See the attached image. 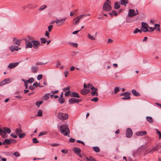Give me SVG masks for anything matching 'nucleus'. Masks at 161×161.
Returning <instances> with one entry per match:
<instances>
[{
	"mask_svg": "<svg viewBox=\"0 0 161 161\" xmlns=\"http://www.w3.org/2000/svg\"><path fill=\"white\" fill-rule=\"evenodd\" d=\"M146 119L147 120V121L150 123H152L153 122V119L151 117L147 116L146 117Z\"/></svg>",
	"mask_w": 161,
	"mask_h": 161,
	"instance_id": "b1692460",
	"label": "nucleus"
},
{
	"mask_svg": "<svg viewBox=\"0 0 161 161\" xmlns=\"http://www.w3.org/2000/svg\"><path fill=\"white\" fill-rule=\"evenodd\" d=\"M61 152L63 153H64V154L67 153H68V150H66V149L62 150H61Z\"/></svg>",
	"mask_w": 161,
	"mask_h": 161,
	"instance_id": "6e6d98bb",
	"label": "nucleus"
},
{
	"mask_svg": "<svg viewBox=\"0 0 161 161\" xmlns=\"http://www.w3.org/2000/svg\"><path fill=\"white\" fill-rule=\"evenodd\" d=\"M39 84H40L39 83V84H38L37 82H34V83H33V86H35L36 87H37L38 86H39L40 87H43V86H40Z\"/></svg>",
	"mask_w": 161,
	"mask_h": 161,
	"instance_id": "58836bf2",
	"label": "nucleus"
},
{
	"mask_svg": "<svg viewBox=\"0 0 161 161\" xmlns=\"http://www.w3.org/2000/svg\"><path fill=\"white\" fill-rule=\"evenodd\" d=\"M146 131H139L136 132V134L138 136H143L147 134Z\"/></svg>",
	"mask_w": 161,
	"mask_h": 161,
	"instance_id": "2eb2a0df",
	"label": "nucleus"
},
{
	"mask_svg": "<svg viewBox=\"0 0 161 161\" xmlns=\"http://www.w3.org/2000/svg\"><path fill=\"white\" fill-rule=\"evenodd\" d=\"M80 17L78 16L75 18L73 20V25H76L79 23L80 20Z\"/></svg>",
	"mask_w": 161,
	"mask_h": 161,
	"instance_id": "4468645a",
	"label": "nucleus"
},
{
	"mask_svg": "<svg viewBox=\"0 0 161 161\" xmlns=\"http://www.w3.org/2000/svg\"><path fill=\"white\" fill-rule=\"evenodd\" d=\"M132 131L130 128H128L127 129L126 135L127 137H131L132 136Z\"/></svg>",
	"mask_w": 161,
	"mask_h": 161,
	"instance_id": "9d476101",
	"label": "nucleus"
},
{
	"mask_svg": "<svg viewBox=\"0 0 161 161\" xmlns=\"http://www.w3.org/2000/svg\"><path fill=\"white\" fill-rule=\"evenodd\" d=\"M50 95V93L46 94L43 97V99L44 100H47L49 98V96Z\"/></svg>",
	"mask_w": 161,
	"mask_h": 161,
	"instance_id": "c756f323",
	"label": "nucleus"
},
{
	"mask_svg": "<svg viewBox=\"0 0 161 161\" xmlns=\"http://www.w3.org/2000/svg\"><path fill=\"white\" fill-rule=\"evenodd\" d=\"M50 145L53 147H57L59 145V144L58 143L51 144Z\"/></svg>",
	"mask_w": 161,
	"mask_h": 161,
	"instance_id": "e2e57ef3",
	"label": "nucleus"
},
{
	"mask_svg": "<svg viewBox=\"0 0 161 161\" xmlns=\"http://www.w3.org/2000/svg\"><path fill=\"white\" fill-rule=\"evenodd\" d=\"M34 81V79L33 78H31L28 80L26 82L28 83H32Z\"/></svg>",
	"mask_w": 161,
	"mask_h": 161,
	"instance_id": "2f4dec72",
	"label": "nucleus"
},
{
	"mask_svg": "<svg viewBox=\"0 0 161 161\" xmlns=\"http://www.w3.org/2000/svg\"><path fill=\"white\" fill-rule=\"evenodd\" d=\"M46 63H42V62H38L36 63V65H44Z\"/></svg>",
	"mask_w": 161,
	"mask_h": 161,
	"instance_id": "3c124183",
	"label": "nucleus"
},
{
	"mask_svg": "<svg viewBox=\"0 0 161 161\" xmlns=\"http://www.w3.org/2000/svg\"><path fill=\"white\" fill-rule=\"evenodd\" d=\"M87 37L89 39L91 40H94L95 39L94 36L91 35L90 34H88Z\"/></svg>",
	"mask_w": 161,
	"mask_h": 161,
	"instance_id": "473e14b6",
	"label": "nucleus"
},
{
	"mask_svg": "<svg viewBox=\"0 0 161 161\" xmlns=\"http://www.w3.org/2000/svg\"><path fill=\"white\" fill-rule=\"evenodd\" d=\"M130 94V92H125L121 94L120 96H124L122 98V99L127 100L130 99V98L131 97L129 96Z\"/></svg>",
	"mask_w": 161,
	"mask_h": 161,
	"instance_id": "0eeeda50",
	"label": "nucleus"
},
{
	"mask_svg": "<svg viewBox=\"0 0 161 161\" xmlns=\"http://www.w3.org/2000/svg\"><path fill=\"white\" fill-rule=\"evenodd\" d=\"M42 103V102L41 101H37L36 103V105L38 107H39L40 105Z\"/></svg>",
	"mask_w": 161,
	"mask_h": 161,
	"instance_id": "79ce46f5",
	"label": "nucleus"
},
{
	"mask_svg": "<svg viewBox=\"0 0 161 161\" xmlns=\"http://www.w3.org/2000/svg\"><path fill=\"white\" fill-rule=\"evenodd\" d=\"M73 151L77 154L81 152V150L77 147H75L73 149Z\"/></svg>",
	"mask_w": 161,
	"mask_h": 161,
	"instance_id": "cd10ccee",
	"label": "nucleus"
},
{
	"mask_svg": "<svg viewBox=\"0 0 161 161\" xmlns=\"http://www.w3.org/2000/svg\"><path fill=\"white\" fill-rule=\"evenodd\" d=\"M60 130L61 133L65 136H69V130L68 127L65 125H61L60 127Z\"/></svg>",
	"mask_w": 161,
	"mask_h": 161,
	"instance_id": "f03ea898",
	"label": "nucleus"
},
{
	"mask_svg": "<svg viewBox=\"0 0 161 161\" xmlns=\"http://www.w3.org/2000/svg\"><path fill=\"white\" fill-rule=\"evenodd\" d=\"M9 140H10V143L12 142L15 143L16 142V141L14 139L10 138V139H9Z\"/></svg>",
	"mask_w": 161,
	"mask_h": 161,
	"instance_id": "052dcab7",
	"label": "nucleus"
},
{
	"mask_svg": "<svg viewBox=\"0 0 161 161\" xmlns=\"http://www.w3.org/2000/svg\"><path fill=\"white\" fill-rule=\"evenodd\" d=\"M3 129L4 130L0 129V135L3 138H7L8 136L6 134L7 133L10 134L11 132V130L10 129L7 127H3Z\"/></svg>",
	"mask_w": 161,
	"mask_h": 161,
	"instance_id": "f257e3e1",
	"label": "nucleus"
},
{
	"mask_svg": "<svg viewBox=\"0 0 161 161\" xmlns=\"http://www.w3.org/2000/svg\"><path fill=\"white\" fill-rule=\"evenodd\" d=\"M76 142L77 143H81L83 145H85V143L81 141H80V140H77L76 141Z\"/></svg>",
	"mask_w": 161,
	"mask_h": 161,
	"instance_id": "338daca9",
	"label": "nucleus"
},
{
	"mask_svg": "<svg viewBox=\"0 0 161 161\" xmlns=\"http://www.w3.org/2000/svg\"><path fill=\"white\" fill-rule=\"evenodd\" d=\"M22 131V130L20 128L16 129L15 130V132L18 135H19Z\"/></svg>",
	"mask_w": 161,
	"mask_h": 161,
	"instance_id": "c85d7f7f",
	"label": "nucleus"
},
{
	"mask_svg": "<svg viewBox=\"0 0 161 161\" xmlns=\"http://www.w3.org/2000/svg\"><path fill=\"white\" fill-rule=\"evenodd\" d=\"M98 100V98L97 97H95L92 99L91 100V101H94L95 102H96Z\"/></svg>",
	"mask_w": 161,
	"mask_h": 161,
	"instance_id": "09e8293b",
	"label": "nucleus"
},
{
	"mask_svg": "<svg viewBox=\"0 0 161 161\" xmlns=\"http://www.w3.org/2000/svg\"><path fill=\"white\" fill-rule=\"evenodd\" d=\"M86 16H87V15L85 14H82L78 16L80 17V19L81 18H83L84 17H85Z\"/></svg>",
	"mask_w": 161,
	"mask_h": 161,
	"instance_id": "0e129e2a",
	"label": "nucleus"
},
{
	"mask_svg": "<svg viewBox=\"0 0 161 161\" xmlns=\"http://www.w3.org/2000/svg\"><path fill=\"white\" fill-rule=\"evenodd\" d=\"M119 88L118 87H116L114 88V93L116 94L119 91Z\"/></svg>",
	"mask_w": 161,
	"mask_h": 161,
	"instance_id": "4c0bfd02",
	"label": "nucleus"
},
{
	"mask_svg": "<svg viewBox=\"0 0 161 161\" xmlns=\"http://www.w3.org/2000/svg\"><path fill=\"white\" fill-rule=\"evenodd\" d=\"M40 40H41L42 43H43L45 44L46 42V40L44 38H41Z\"/></svg>",
	"mask_w": 161,
	"mask_h": 161,
	"instance_id": "49530a36",
	"label": "nucleus"
},
{
	"mask_svg": "<svg viewBox=\"0 0 161 161\" xmlns=\"http://www.w3.org/2000/svg\"><path fill=\"white\" fill-rule=\"evenodd\" d=\"M113 15L114 16H117L118 15V14L115 10H113L112 12Z\"/></svg>",
	"mask_w": 161,
	"mask_h": 161,
	"instance_id": "13d9d810",
	"label": "nucleus"
},
{
	"mask_svg": "<svg viewBox=\"0 0 161 161\" xmlns=\"http://www.w3.org/2000/svg\"><path fill=\"white\" fill-rule=\"evenodd\" d=\"M14 155L15 156H16L17 157H19L20 155L19 153V152H15L14 153Z\"/></svg>",
	"mask_w": 161,
	"mask_h": 161,
	"instance_id": "603ef678",
	"label": "nucleus"
},
{
	"mask_svg": "<svg viewBox=\"0 0 161 161\" xmlns=\"http://www.w3.org/2000/svg\"><path fill=\"white\" fill-rule=\"evenodd\" d=\"M68 115L66 114L59 113L58 114V118L60 120H63L68 118Z\"/></svg>",
	"mask_w": 161,
	"mask_h": 161,
	"instance_id": "423d86ee",
	"label": "nucleus"
},
{
	"mask_svg": "<svg viewBox=\"0 0 161 161\" xmlns=\"http://www.w3.org/2000/svg\"><path fill=\"white\" fill-rule=\"evenodd\" d=\"M35 87L33 86H31L29 87V89L31 90H33L35 89Z\"/></svg>",
	"mask_w": 161,
	"mask_h": 161,
	"instance_id": "774afa93",
	"label": "nucleus"
},
{
	"mask_svg": "<svg viewBox=\"0 0 161 161\" xmlns=\"http://www.w3.org/2000/svg\"><path fill=\"white\" fill-rule=\"evenodd\" d=\"M155 29H157V30L158 31H160V28H159L160 27V25L158 24H155Z\"/></svg>",
	"mask_w": 161,
	"mask_h": 161,
	"instance_id": "e433bc0d",
	"label": "nucleus"
},
{
	"mask_svg": "<svg viewBox=\"0 0 161 161\" xmlns=\"http://www.w3.org/2000/svg\"><path fill=\"white\" fill-rule=\"evenodd\" d=\"M91 95L94 96H97L98 95V93L97 92L92 91L91 93Z\"/></svg>",
	"mask_w": 161,
	"mask_h": 161,
	"instance_id": "37998d69",
	"label": "nucleus"
},
{
	"mask_svg": "<svg viewBox=\"0 0 161 161\" xmlns=\"http://www.w3.org/2000/svg\"><path fill=\"white\" fill-rule=\"evenodd\" d=\"M71 97H75L77 98H79L80 97L79 94L78 93L74 92H73L71 95Z\"/></svg>",
	"mask_w": 161,
	"mask_h": 161,
	"instance_id": "a878e982",
	"label": "nucleus"
},
{
	"mask_svg": "<svg viewBox=\"0 0 161 161\" xmlns=\"http://www.w3.org/2000/svg\"><path fill=\"white\" fill-rule=\"evenodd\" d=\"M42 115V110H40L37 112V114L36 115L37 116L41 117Z\"/></svg>",
	"mask_w": 161,
	"mask_h": 161,
	"instance_id": "72a5a7b5",
	"label": "nucleus"
},
{
	"mask_svg": "<svg viewBox=\"0 0 161 161\" xmlns=\"http://www.w3.org/2000/svg\"><path fill=\"white\" fill-rule=\"evenodd\" d=\"M112 9V7L110 5V3H107L105 2L104 4L103 7V9L105 11H108L111 10Z\"/></svg>",
	"mask_w": 161,
	"mask_h": 161,
	"instance_id": "39448f33",
	"label": "nucleus"
},
{
	"mask_svg": "<svg viewBox=\"0 0 161 161\" xmlns=\"http://www.w3.org/2000/svg\"><path fill=\"white\" fill-rule=\"evenodd\" d=\"M38 70V67L37 66H33L31 67V70L33 73H36Z\"/></svg>",
	"mask_w": 161,
	"mask_h": 161,
	"instance_id": "a211bd4d",
	"label": "nucleus"
},
{
	"mask_svg": "<svg viewBox=\"0 0 161 161\" xmlns=\"http://www.w3.org/2000/svg\"><path fill=\"white\" fill-rule=\"evenodd\" d=\"M61 64V63L60 61L58 60L57 61L56 64V66L57 67H58Z\"/></svg>",
	"mask_w": 161,
	"mask_h": 161,
	"instance_id": "bf43d9fd",
	"label": "nucleus"
},
{
	"mask_svg": "<svg viewBox=\"0 0 161 161\" xmlns=\"http://www.w3.org/2000/svg\"><path fill=\"white\" fill-rule=\"evenodd\" d=\"M10 50L12 52H14V51H18L19 49H20L21 48H19L18 46L14 47L13 46H11L10 47Z\"/></svg>",
	"mask_w": 161,
	"mask_h": 161,
	"instance_id": "6ab92c4d",
	"label": "nucleus"
},
{
	"mask_svg": "<svg viewBox=\"0 0 161 161\" xmlns=\"http://www.w3.org/2000/svg\"><path fill=\"white\" fill-rule=\"evenodd\" d=\"M42 75H39L37 76V79L38 80H40L42 78Z\"/></svg>",
	"mask_w": 161,
	"mask_h": 161,
	"instance_id": "5fc2aeb1",
	"label": "nucleus"
},
{
	"mask_svg": "<svg viewBox=\"0 0 161 161\" xmlns=\"http://www.w3.org/2000/svg\"><path fill=\"white\" fill-rule=\"evenodd\" d=\"M47 133V132L46 131H43L40 133L38 136H43L44 135H46Z\"/></svg>",
	"mask_w": 161,
	"mask_h": 161,
	"instance_id": "a19ab883",
	"label": "nucleus"
},
{
	"mask_svg": "<svg viewBox=\"0 0 161 161\" xmlns=\"http://www.w3.org/2000/svg\"><path fill=\"white\" fill-rule=\"evenodd\" d=\"M53 25H50L48 27V30L49 32H50L51 31L53 28Z\"/></svg>",
	"mask_w": 161,
	"mask_h": 161,
	"instance_id": "864d4df0",
	"label": "nucleus"
},
{
	"mask_svg": "<svg viewBox=\"0 0 161 161\" xmlns=\"http://www.w3.org/2000/svg\"><path fill=\"white\" fill-rule=\"evenodd\" d=\"M33 142L35 143H37L39 142V141L37 140L36 138H34L32 139Z\"/></svg>",
	"mask_w": 161,
	"mask_h": 161,
	"instance_id": "a18cd8bd",
	"label": "nucleus"
},
{
	"mask_svg": "<svg viewBox=\"0 0 161 161\" xmlns=\"http://www.w3.org/2000/svg\"><path fill=\"white\" fill-rule=\"evenodd\" d=\"M10 81L11 80L9 78L5 79L3 81L0 82V85L1 86L4 85L6 84L9 83Z\"/></svg>",
	"mask_w": 161,
	"mask_h": 161,
	"instance_id": "9b49d317",
	"label": "nucleus"
},
{
	"mask_svg": "<svg viewBox=\"0 0 161 161\" xmlns=\"http://www.w3.org/2000/svg\"><path fill=\"white\" fill-rule=\"evenodd\" d=\"M10 144V141L9 139H5L3 143V145H6V144Z\"/></svg>",
	"mask_w": 161,
	"mask_h": 161,
	"instance_id": "393cba45",
	"label": "nucleus"
},
{
	"mask_svg": "<svg viewBox=\"0 0 161 161\" xmlns=\"http://www.w3.org/2000/svg\"><path fill=\"white\" fill-rule=\"evenodd\" d=\"M75 139L74 138H70L69 140V141L70 142H71L72 143L74 142H75Z\"/></svg>",
	"mask_w": 161,
	"mask_h": 161,
	"instance_id": "680f3d73",
	"label": "nucleus"
},
{
	"mask_svg": "<svg viewBox=\"0 0 161 161\" xmlns=\"http://www.w3.org/2000/svg\"><path fill=\"white\" fill-rule=\"evenodd\" d=\"M25 136V133H20L19 135V138H22L24 137Z\"/></svg>",
	"mask_w": 161,
	"mask_h": 161,
	"instance_id": "de8ad7c7",
	"label": "nucleus"
},
{
	"mask_svg": "<svg viewBox=\"0 0 161 161\" xmlns=\"http://www.w3.org/2000/svg\"><path fill=\"white\" fill-rule=\"evenodd\" d=\"M19 64V63L18 62L11 63L9 64L8 66V67L10 69H12L18 66Z\"/></svg>",
	"mask_w": 161,
	"mask_h": 161,
	"instance_id": "f8f14e48",
	"label": "nucleus"
},
{
	"mask_svg": "<svg viewBox=\"0 0 161 161\" xmlns=\"http://www.w3.org/2000/svg\"><path fill=\"white\" fill-rule=\"evenodd\" d=\"M58 100L59 102L61 103H63L64 102V99L63 98L59 97Z\"/></svg>",
	"mask_w": 161,
	"mask_h": 161,
	"instance_id": "f704fd0d",
	"label": "nucleus"
},
{
	"mask_svg": "<svg viewBox=\"0 0 161 161\" xmlns=\"http://www.w3.org/2000/svg\"><path fill=\"white\" fill-rule=\"evenodd\" d=\"M69 44L70 45H71L72 46L74 47H77V46H78L77 43H72V42L69 43Z\"/></svg>",
	"mask_w": 161,
	"mask_h": 161,
	"instance_id": "c03bdc74",
	"label": "nucleus"
},
{
	"mask_svg": "<svg viewBox=\"0 0 161 161\" xmlns=\"http://www.w3.org/2000/svg\"><path fill=\"white\" fill-rule=\"evenodd\" d=\"M120 3L117 2H116L114 4V8L115 9H118L120 7Z\"/></svg>",
	"mask_w": 161,
	"mask_h": 161,
	"instance_id": "aec40b11",
	"label": "nucleus"
},
{
	"mask_svg": "<svg viewBox=\"0 0 161 161\" xmlns=\"http://www.w3.org/2000/svg\"><path fill=\"white\" fill-rule=\"evenodd\" d=\"M69 87H65V88H64L63 89V91L64 92H65L67 91H69Z\"/></svg>",
	"mask_w": 161,
	"mask_h": 161,
	"instance_id": "69168bd1",
	"label": "nucleus"
},
{
	"mask_svg": "<svg viewBox=\"0 0 161 161\" xmlns=\"http://www.w3.org/2000/svg\"><path fill=\"white\" fill-rule=\"evenodd\" d=\"M32 47L33 48L36 49L38 48L40 44V42L38 41H32Z\"/></svg>",
	"mask_w": 161,
	"mask_h": 161,
	"instance_id": "1a4fd4ad",
	"label": "nucleus"
},
{
	"mask_svg": "<svg viewBox=\"0 0 161 161\" xmlns=\"http://www.w3.org/2000/svg\"><path fill=\"white\" fill-rule=\"evenodd\" d=\"M13 42H14V44H15L18 46H19L20 44L21 41L14 37L13 38Z\"/></svg>",
	"mask_w": 161,
	"mask_h": 161,
	"instance_id": "dca6fc26",
	"label": "nucleus"
},
{
	"mask_svg": "<svg viewBox=\"0 0 161 161\" xmlns=\"http://www.w3.org/2000/svg\"><path fill=\"white\" fill-rule=\"evenodd\" d=\"M90 90L89 88H85V89H82L81 91V93L83 95H85L88 93H89L90 92Z\"/></svg>",
	"mask_w": 161,
	"mask_h": 161,
	"instance_id": "ddd939ff",
	"label": "nucleus"
},
{
	"mask_svg": "<svg viewBox=\"0 0 161 161\" xmlns=\"http://www.w3.org/2000/svg\"><path fill=\"white\" fill-rule=\"evenodd\" d=\"M148 25L146 23L142 22V23L141 30L144 32L149 31V30L148 29Z\"/></svg>",
	"mask_w": 161,
	"mask_h": 161,
	"instance_id": "20e7f679",
	"label": "nucleus"
},
{
	"mask_svg": "<svg viewBox=\"0 0 161 161\" xmlns=\"http://www.w3.org/2000/svg\"><path fill=\"white\" fill-rule=\"evenodd\" d=\"M120 4L124 5L125 6H126V5L128 3V0H120Z\"/></svg>",
	"mask_w": 161,
	"mask_h": 161,
	"instance_id": "4be33fe9",
	"label": "nucleus"
},
{
	"mask_svg": "<svg viewBox=\"0 0 161 161\" xmlns=\"http://www.w3.org/2000/svg\"><path fill=\"white\" fill-rule=\"evenodd\" d=\"M69 103L70 104H73L75 103H77V99L71 98L69 100Z\"/></svg>",
	"mask_w": 161,
	"mask_h": 161,
	"instance_id": "412c9836",
	"label": "nucleus"
},
{
	"mask_svg": "<svg viewBox=\"0 0 161 161\" xmlns=\"http://www.w3.org/2000/svg\"><path fill=\"white\" fill-rule=\"evenodd\" d=\"M32 47V41L31 42H28L25 46V48H31Z\"/></svg>",
	"mask_w": 161,
	"mask_h": 161,
	"instance_id": "5701e85b",
	"label": "nucleus"
},
{
	"mask_svg": "<svg viewBox=\"0 0 161 161\" xmlns=\"http://www.w3.org/2000/svg\"><path fill=\"white\" fill-rule=\"evenodd\" d=\"M66 18H64L62 19H56L55 20V22L58 26H60L63 25L65 23Z\"/></svg>",
	"mask_w": 161,
	"mask_h": 161,
	"instance_id": "7ed1b4c3",
	"label": "nucleus"
},
{
	"mask_svg": "<svg viewBox=\"0 0 161 161\" xmlns=\"http://www.w3.org/2000/svg\"><path fill=\"white\" fill-rule=\"evenodd\" d=\"M138 14V12L137 10L136 11L134 9H130L128 13V15L129 17L134 16Z\"/></svg>",
	"mask_w": 161,
	"mask_h": 161,
	"instance_id": "6e6552de",
	"label": "nucleus"
},
{
	"mask_svg": "<svg viewBox=\"0 0 161 161\" xmlns=\"http://www.w3.org/2000/svg\"><path fill=\"white\" fill-rule=\"evenodd\" d=\"M70 91L69 90L65 93V96L66 97H68L69 96V95H70Z\"/></svg>",
	"mask_w": 161,
	"mask_h": 161,
	"instance_id": "8fccbe9b",
	"label": "nucleus"
},
{
	"mask_svg": "<svg viewBox=\"0 0 161 161\" xmlns=\"http://www.w3.org/2000/svg\"><path fill=\"white\" fill-rule=\"evenodd\" d=\"M83 86L85 88H87V87H88V88L91 89V90H92L94 87L93 85L92 84H88L87 85L85 83L84 84Z\"/></svg>",
	"mask_w": 161,
	"mask_h": 161,
	"instance_id": "f3484780",
	"label": "nucleus"
},
{
	"mask_svg": "<svg viewBox=\"0 0 161 161\" xmlns=\"http://www.w3.org/2000/svg\"><path fill=\"white\" fill-rule=\"evenodd\" d=\"M47 7V6L45 5H43L41 6L39 8V10L40 11H42L45 9Z\"/></svg>",
	"mask_w": 161,
	"mask_h": 161,
	"instance_id": "ea45409f",
	"label": "nucleus"
},
{
	"mask_svg": "<svg viewBox=\"0 0 161 161\" xmlns=\"http://www.w3.org/2000/svg\"><path fill=\"white\" fill-rule=\"evenodd\" d=\"M93 149L95 152L97 153H99L100 152V149L98 147H94Z\"/></svg>",
	"mask_w": 161,
	"mask_h": 161,
	"instance_id": "7c9ffc66",
	"label": "nucleus"
},
{
	"mask_svg": "<svg viewBox=\"0 0 161 161\" xmlns=\"http://www.w3.org/2000/svg\"><path fill=\"white\" fill-rule=\"evenodd\" d=\"M137 32H139L140 33H141L142 32V31L140 30L137 28H136L135 30L134 31L133 33L134 34H136V33H137Z\"/></svg>",
	"mask_w": 161,
	"mask_h": 161,
	"instance_id": "c9c22d12",
	"label": "nucleus"
},
{
	"mask_svg": "<svg viewBox=\"0 0 161 161\" xmlns=\"http://www.w3.org/2000/svg\"><path fill=\"white\" fill-rule=\"evenodd\" d=\"M10 136L14 138H16L17 137V135L14 133L11 134Z\"/></svg>",
	"mask_w": 161,
	"mask_h": 161,
	"instance_id": "4d7b16f0",
	"label": "nucleus"
},
{
	"mask_svg": "<svg viewBox=\"0 0 161 161\" xmlns=\"http://www.w3.org/2000/svg\"><path fill=\"white\" fill-rule=\"evenodd\" d=\"M132 92L133 95L136 96H140V93L136 92V90L135 89H133L132 90Z\"/></svg>",
	"mask_w": 161,
	"mask_h": 161,
	"instance_id": "bb28decb",
	"label": "nucleus"
}]
</instances>
